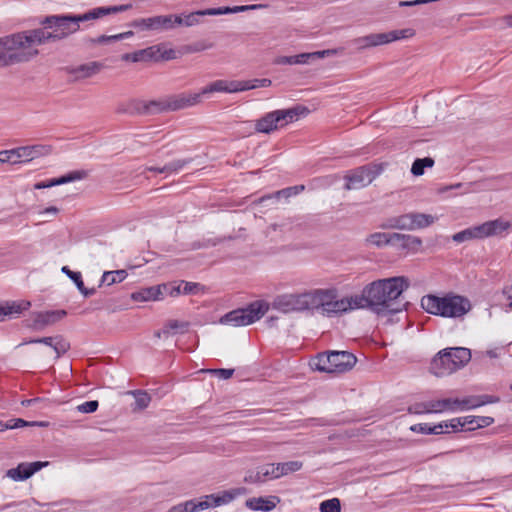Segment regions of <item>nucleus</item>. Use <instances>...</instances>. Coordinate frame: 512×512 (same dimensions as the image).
Instances as JSON below:
<instances>
[{
    "label": "nucleus",
    "instance_id": "nucleus-35",
    "mask_svg": "<svg viewBox=\"0 0 512 512\" xmlns=\"http://www.w3.org/2000/svg\"><path fill=\"white\" fill-rule=\"evenodd\" d=\"M463 423L469 426V430L488 427L494 423V419L489 416H465Z\"/></svg>",
    "mask_w": 512,
    "mask_h": 512
},
{
    "label": "nucleus",
    "instance_id": "nucleus-54",
    "mask_svg": "<svg viewBox=\"0 0 512 512\" xmlns=\"http://www.w3.org/2000/svg\"><path fill=\"white\" fill-rule=\"evenodd\" d=\"M384 36H387V43L407 38L412 35V32L410 29H403V30H393L387 33H383Z\"/></svg>",
    "mask_w": 512,
    "mask_h": 512
},
{
    "label": "nucleus",
    "instance_id": "nucleus-57",
    "mask_svg": "<svg viewBox=\"0 0 512 512\" xmlns=\"http://www.w3.org/2000/svg\"><path fill=\"white\" fill-rule=\"evenodd\" d=\"M98 406L97 400H91L78 405L77 410L81 413H93L98 409Z\"/></svg>",
    "mask_w": 512,
    "mask_h": 512
},
{
    "label": "nucleus",
    "instance_id": "nucleus-8",
    "mask_svg": "<svg viewBox=\"0 0 512 512\" xmlns=\"http://www.w3.org/2000/svg\"><path fill=\"white\" fill-rule=\"evenodd\" d=\"M313 290L303 293L282 294L274 298L272 307L283 313L312 309Z\"/></svg>",
    "mask_w": 512,
    "mask_h": 512
},
{
    "label": "nucleus",
    "instance_id": "nucleus-33",
    "mask_svg": "<svg viewBox=\"0 0 512 512\" xmlns=\"http://www.w3.org/2000/svg\"><path fill=\"white\" fill-rule=\"evenodd\" d=\"M205 509H208V504L206 502L192 499L173 506L170 509V512H198Z\"/></svg>",
    "mask_w": 512,
    "mask_h": 512
},
{
    "label": "nucleus",
    "instance_id": "nucleus-21",
    "mask_svg": "<svg viewBox=\"0 0 512 512\" xmlns=\"http://www.w3.org/2000/svg\"><path fill=\"white\" fill-rule=\"evenodd\" d=\"M52 151L53 146L49 144H35L20 147L23 162H30L34 159L50 155Z\"/></svg>",
    "mask_w": 512,
    "mask_h": 512
},
{
    "label": "nucleus",
    "instance_id": "nucleus-63",
    "mask_svg": "<svg viewBox=\"0 0 512 512\" xmlns=\"http://www.w3.org/2000/svg\"><path fill=\"white\" fill-rule=\"evenodd\" d=\"M399 229L400 230H413V225L411 224L410 213L400 215L399 216Z\"/></svg>",
    "mask_w": 512,
    "mask_h": 512
},
{
    "label": "nucleus",
    "instance_id": "nucleus-26",
    "mask_svg": "<svg viewBox=\"0 0 512 512\" xmlns=\"http://www.w3.org/2000/svg\"><path fill=\"white\" fill-rule=\"evenodd\" d=\"M56 20V28L62 33H67V37L80 29V19H78L77 15H59V18Z\"/></svg>",
    "mask_w": 512,
    "mask_h": 512
},
{
    "label": "nucleus",
    "instance_id": "nucleus-10",
    "mask_svg": "<svg viewBox=\"0 0 512 512\" xmlns=\"http://www.w3.org/2000/svg\"><path fill=\"white\" fill-rule=\"evenodd\" d=\"M461 399L446 398L440 400H430L426 402L415 403L409 407L410 413L424 414V413H441L443 411H456L460 410Z\"/></svg>",
    "mask_w": 512,
    "mask_h": 512
},
{
    "label": "nucleus",
    "instance_id": "nucleus-41",
    "mask_svg": "<svg viewBox=\"0 0 512 512\" xmlns=\"http://www.w3.org/2000/svg\"><path fill=\"white\" fill-rule=\"evenodd\" d=\"M367 242L377 247L392 246V233L376 232L367 237Z\"/></svg>",
    "mask_w": 512,
    "mask_h": 512
},
{
    "label": "nucleus",
    "instance_id": "nucleus-22",
    "mask_svg": "<svg viewBox=\"0 0 512 512\" xmlns=\"http://www.w3.org/2000/svg\"><path fill=\"white\" fill-rule=\"evenodd\" d=\"M242 87H240L239 81H226V80H216L206 87H204L199 94L201 97L203 95H207L214 92H227V93H235L241 92Z\"/></svg>",
    "mask_w": 512,
    "mask_h": 512
},
{
    "label": "nucleus",
    "instance_id": "nucleus-30",
    "mask_svg": "<svg viewBox=\"0 0 512 512\" xmlns=\"http://www.w3.org/2000/svg\"><path fill=\"white\" fill-rule=\"evenodd\" d=\"M61 271L75 283L77 289L84 297L87 298L96 293L95 288H86L85 287L84 282L82 280V275L80 272L72 271L69 269L68 266H63Z\"/></svg>",
    "mask_w": 512,
    "mask_h": 512
},
{
    "label": "nucleus",
    "instance_id": "nucleus-64",
    "mask_svg": "<svg viewBox=\"0 0 512 512\" xmlns=\"http://www.w3.org/2000/svg\"><path fill=\"white\" fill-rule=\"evenodd\" d=\"M47 465H48V462H41V461L27 463V468H28L27 474L29 475V477H31L34 473H36L37 471H39L40 469H42L43 467H45Z\"/></svg>",
    "mask_w": 512,
    "mask_h": 512
},
{
    "label": "nucleus",
    "instance_id": "nucleus-25",
    "mask_svg": "<svg viewBox=\"0 0 512 512\" xmlns=\"http://www.w3.org/2000/svg\"><path fill=\"white\" fill-rule=\"evenodd\" d=\"M500 399L497 396L493 395H478V396H470L464 399H461V407L460 410H467L477 408L486 404H493L499 402Z\"/></svg>",
    "mask_w": 512,
    "mask_h": 512
},
{
    "label": "nucleus",
    "instance_id": "nucleus-15",
    "mask_svg": "<svg viewBox=\"0 0 512 512\" xmlns=\"http://www.w3.org/2000/svg\"><path fill=\"white\" fill-rule=\"evenodd\" d=\"M30 343L44 344L48 347H51L55 352V359H59L70 349L69 341L66 340L62 335L34 338L25 341L23 344Z\"/></svg>",
    "mask_w": 512,
    "mask_h": 512
},
{
    "label": "nucleus",
    "instance_id": "nucleus-39",
    "mask_svg": "<svg viewBox=\"0 0 512 512\" xmlns=\"http://www.w3.org/2000/svg\"><path fill=\"white\" fill-rule=\"evenodd\" d=\"M126 277H127L126 270H116V271L104 272V274L102 275L101 283H100L99 286H101L102 284H107L108 286H110V285H113L115 283H120Z\"/></svg>",
    "mask_w": 512,
    "mask_h": 512
},
{
    "label": "nucleus",
    "instance_id": "nucleus-59",
    "mask_svg": "<svg viewBox=\"0 0 512 512\" xmlns=\"http://www.w3.org/2000/svg\"><path fill=\"white\" fill-rule=\"evenodd\" d=\"M182 285L181 283L179 285H171V284H162L161 285V291H163L164 295H170V296H176L182 293Z\"/></svg>",
    "mask_w": 512,
    "mask_h": 512
},
{
    "label": "nucleus",
    "instance_id": "nucleus-36",
    "mask_svg": "<svg viewBox=\"0 0 512 512\" xmlns=\"http://www.w3.org/2000/svg\"><path fill=\"white\" fill-rule=\"evenodd\" d=\"M303 467V462L301 461H288L283 463H275V472L277 475V479L288 475L293 472L299 471Z\"/></svg>",
    "mask_w": 512,
    "mask_h": 512
},
{
    "label": "nucleus",
    "instance_id": "nucleus-47",
    "mask_svg": "<svg viewBox=\"0 0 512 512\" xmlns=\"http://www.w3.org/2000/svg\"><path fill=\"white\" fill-rule=\"evenodd\" d=\"M27 463H20L16 468L9 469L6 475L14 481H23L29 477Z\"/></svg>",
    "mask_w": 512,
    "mask_h": 512
},
{
    "label": "nucleus",
    "instance_id": "nucleus-14",
    "mask_svg": "<svg viewBox=\"0 0 512 512\" xmlns=\"http://www.w3.org/2000/svg\"><path fill=\"white\" fill-rule=\"evenodd\" d=\"M332 373H345L350 371L357 363L356 356L348 351L331 350Z\"/></svg>",
    "mask_w": 512,
    "mask_h": 512
},
{
    "label": "nucleus",
    "instance_id": "nucleus-45",
    "mask_svg": "<svg viewBox=\"0 0 512 512\" xmlns=\"http://www.w3.org/2000/svg\"><path fill=\"white\" fill-rule=\"evenodd\" d=\"M434 160L431 157L417 158L411 167V173L415 176H421L424 173V169L432 167Z\"/></svg>",
    "mask_w": 512,
    "mask_h": 512
},
{
    "label": "nucleus",
    "instance_id": "nucleus-24",
    "mask_svg": "<svg viewBox=\"0 0 512 512\" xmlns=\"http://www.w3.org/2000/svg\"><path fill=\"white\" fill-rule=\"evenodd\" d=\"M30 307L31 302L28 300L8 301L5 304H0V322L4 321L6 316L19 315L29 310Z\"/></svg>",
    "mask_w": 512,
    "mask_h": 512
},
{
    "label": "nucleus",
    "instance_id": "nucleus-48",
    "mask_svg": "<svg viewBox=\"0 0 512 512\" xmlns=\"http://www.w3.org/2000/svg\"><path fill=\"white\" fill-rule=\"evenodd\" d=\"M192 161V159H178L174 160L163 167H161V170H159V173H177L182 168H184L187 164H189Z\"/></svg>",
    "mask_w": 512,
    "mask_h": 512
},
{
    "label": "nucleus",
    "instance_id": "nucleus-52",
    "mask_svg": "<svg viewBox=\"0 0 512 512\" xmlns=\"http://www.w3.org/2000/svg\"><path fill=\"white\" fill-rule=\"evenodd\" d=\"M135 396V405L138 409H145L148 407L151 397L146 391L136 390L132 392Z\"/></svg>",
    "mask_w": 512,
    "mask_h": 512
},
{
    "label": "nucleus",
    "instance_id": "nucleus-6",
    "mask_svg": "<svg viewBox=\"0 0 512 512\" xmlns=\"http://www.w3.org/2000/svg\"><path fill=\"white\" fill-rule=\"evenodd\" d=\"M348 305L343 299H337L336 289L313 290L312 309L321 310L324 316L332 317L345 313Z\"/></svg>",
    "mask_w": 512,
    "mask_h": 512
},
{
    "label": "nucleus",
    "instance_id": "nucleus-62",
    "mask_svg": "<svg viewBox=\"0 0 512 512\" xmlns=\"http://www.w3.org/2000/svg\"><path fill=\"white\" fill-rule=\"evenodd\" d=\"M464 417L454 418L450 421H445L444 424H447V429L450 428L453 432L460 431V428L465 427L466 424L463 423Z\"/></svg>",
    "mask_w": 512,
    "mask_h": 512
},
{
    "label": "nucleus",
    "instance_id": "nucleus-12",
    "mask_svg": "<svg viewBox=\"0 0 512 512\" xmlns=\"http://www.w3.org/2000/svg\"><path fill=\"white\" fill-rule=\"evenodd\" d=\"M67 315L66 310H51L44 312H33L31 314L30 323L27 324V327L40 331L45 327L53 325L58 321L62 320Z\"/></svg>",
    "mask_w": 512,
    "mask_h": 512
},
{
    "label": "nucleus",
    "instance_id": "nucleus-23",
    "mask_svg": "<svg viewBox=\"0 0 512 512\" xmlns=\"http://www.w3.org/2000/svg\"><path fill=\"white\" fill-rule=\"evenodd\" d=\"M104 67L105 65L102 62L92 61L77 67L66 68V70L69 74L76 75L77 79H84L98 74Z\"/></svg>",
    "mask_w": 512,
    "mask_h": 512
},
{
    "label": "nucleus",
    "instance_id": "nucleus-32",
    "mask_svg": "<svg viewBox=\"0 0 512 512\" xmlns=\"http://www.w3.org/2000/svg\"><path fill=\"white\" fill-rule=\"evenodd\" d=\"M117 112L147 115L146 102L139 99H132L125 105L119 106Z\"/></svg>",
    "mask_w": 512,
    "mask_h": 512
},
{
    "label": "nucleus",
    "instance_id": "nucleus-46",
    "mask_svg": "<svg viewBox=\"0 0 512 512\" xmlns=\"http://www.w3.org/2000/svg\"><path fill=\"white\" fill-rule=\"evenodd\" d=\"M153 47L139 50L134 53H126L122 55L123 61H132V62H139L144 59H150L153 57Z\"/></svg>",
    "mask_w": 512,
    "mask_h": 512
},
{
    "label": "nucleus",
    "instance_id": "nucleus-2",
    "mask_svg": "<svg viewBox=\"0 0 512 512\" xmlns=\"http://www.w3.org/2000/svg\"><path fill=\"white\" fill-rule=\"evenodd\" d=\"M421 307L435 316L460 318L470 311L471 303L467 298L450 292L442 297L432 294L423 296Z\"/></svg>",
    "mask_w": 512,
    "mask_h": 512
},
{
    "label": "nucleus",
    "instance_id": "nucleus-29",
    "mask_svg": "<svg viewBox=\"0 0 512 512\" xmlns=\"http://www.w3.org/2000/svg\"><path fill=\"white\" fill-rule=\"evenodd\" d=\"M276 501H279V498L276 496L270 497V499L264 497H254L248 499L246 501L247 507L255 511H271L276 507Z\"/></svg>",
    "mask_w": 512,
    "mask_h": 512
},
{
    "label": "nucleus",
    "instance_id": "nucleus-43",
    "mask_svg": "<svg viewBox=\"0 0 512 512\" xmlns=\"http://www.w3.org/2000/svg\"><path fill=\"white\" fill-rule=\"evenodd\" d=\"M305 189L304 185H297V186H292V187H288V188H285V189H282V190H279L277 192H275V194L273 196H265V197H262L260 199V202H264L266 200H270L272 198H280V197H285V198H289L291 197L292 195H296L298 194L300 191H303Z\"/></svg>",
    "mask_w": 512,
    "mask_h": 512
},
{
    "label": "nucleus",
    "instance_id": "nucleus-13",
    "mask_svg": "<svg viewBox=\"0 0 512 512\" xmlns=\"http://www.w3.org/2000/svg\"><path fill=\"white\" fill-rule=\"evenodd\" d=\"M171 23L169 14L137 19L131 23V26L142 30L168 31L171 30Z\"/></svg>",
    "mask_w": 512,
    "mask_h": 512
},
{
    "label": "nucleus",
    "instance_id": "nucleus-49",
    "mask_svg": "<svg viewBox=\"0 0 512 512\" xmlns=\"http://www.w3.org/2000/svg\"><path fill=\"white\" fill-rule=\"evenodd\" d=\"M240 87H242V91L255 89L258 87H269L272 84V81L268 78L262 79H254L248 81H239Z\"/></svg>",
    "mask_w": 512,
    "mask_h": 512
},
{
    "label": "nucleus",
    "instance_id": "nucleus-3",
    "mask_svg": "<svg viewBox=\"0 0 512 512\" xmlns=\"http://www.w3.org/2000/svg\"><path fill=\"white\" fill-rule=\"evenodd\" d=\"M470 360L471 351L468 348H446L432 359L430 371L438 377L449 375L464 367Z\"/></svg>",
    "mask_w": 512,
    "mask_h": 512
},
{
    "label": "nucleus",
    "instance_id": "nucleus-60",
    "mask_svg": "<svg viewBox=\"0 0 512 512\" xmlns=\"http://www.w3.org/2000/svg\"><path fill=\"white\" fill-rule=\"evenodd\" d=\"M207 372H209L213 375H216L221 379H229L232 377V375L234 373V369H224V368L209 369V370H207Z\"/></svg>",
    "mask_w": 512,
    "mask_h": 512
},
{
    "label": "nucleus",
    "instance_id": "nucleus-58",
    "mask_svg": "<svg viewBox=\"0 0 512 512\" xmlns=\"http://www.w3.org/2000/svg\"><path fill=\"white\" fill-rule=\"evenodd\" d=\"M208 16H216V15H225V14H233L236 13L235 6L234 7H218V8H208L206 12Z\"/></svg>",
    "mask_w": 512,
    "mask_h": 512
},
{
    "label": "nucleus",
    "instance_id": "nucleus-11",
    "mask_svg": "<svg viewBox=\"0 0 512 512\" xmlns=\"http://www.w3.org/2000/svg\"><path fill=\"white\" fill-rule=\"evenodd\" d=\"M273 131L279 130L289 123L297 121L301 117H305L310 113V110L304 106L297 104L288 109H278L271 111Z\"/></svg>",
    "mask_w": 512,
    "mask_h": 512
},
{
    "label": "nucleus",
    "instance_id": "nucleus-44",
    "mask_svg": "<svg viewBox=\"0 0 512 512\" xmlns=\"http://www.w3.org/2000/svg\"><path fill=\"white\" fill-rule=\"evenodd\" d=\"M116 41H119L118 34L110 35V36L100 35V36H98L96 38H92V37L84 38L83 39V44L87 48H92L96 44H109V43H113V42H116Z\"/></svg>",
    "mask_w": 512,
    "mask_h": 512
},
{
    "label": "nucleus",
    "instance_id": "nucleus-28",
    "mask_svg": "<svg viewBox=\"0 0 512 512\" xmlns=\"http://www.w3.org/2000/svg\"><path fill=\"white\" fill-rule=\"evenodd\" d=\"M387 36H384L383 33L369 34L363 37L356 38L354 40V44L358 49H366L370 47H375L383 44H387Z\"/></svg>",
    "mask_w": 512,
    "mask_h": 512
},
{
    "label": "nucleus",
    "instance_id": "nucleus-34",
    "mask_svg": "<svg viewBox=\"0 0 512 512\" xmlns=\"http://www.w3.org/2000/svg\"><path fill=\"white\" fill-rule=\"evenodd\" d=\"M344 302L349 304L346 307V312L354 310V309H360V308H370V302L368 300V297L365 293V288L362 291L361 295H355L351 297H344L342 298Z\"/></svg>",
    "mask_w": 512,
    "mask_h": 512
},
{
    "label": "nucleus",
    "instance_id": "nucleus-55",
    "mask_svg": "<svg viewBox=\"0 0 512 512\" xmlns=\"http://www.w3.org/2000/svg\"><path fill=\"white\" fill-rule=\"evenodd\" d=\"M275 463H269L262 466H259L260 473L264 477V480L268 479H277V475L275 472Z\"/></svg>",
    "mask_w": 512,
    "mask_h": 512
},
{
    "label": "nucleus",
    "instance_id": "nucleus-61",
    "mask_svg": "<svg viewBox=\"0 0 512 512\" xmlns=\"http://www.w3.org/2000/svg\"><path fill=\"white\" fill-rule=\"evenodd\" d=\"M182 285V294H195L200 288V284L193 282H181Z\"/></svg>",
    "mask_w": 512,
    "mask_h": 512
},
{
    "label": "nucleus",
    "instance_id": "nucleus-20",
    "mask_svg": "<svg viewBox=\"0 0 512 512\" xmlns=\"http://www.w3.org/2000/svg\"><path fill=\"white\" fill-rule=\"evenodd\" d=\"M0 47L4 49V51L0 52V67L28 62L31 60V56L36 53L19 52L14 49L10 50L5 45H0Z\"/></svg>",
    "mask_w": 512,
    "mask_h": 512
},
{
    "label": "nucleus",
    "instance_id": "nucleus-53",
    "mask_svg": "<svg viewBox=\"0 0 512 512\" xmlns=\"http://www.w3.org/2000/svg\"><path fill=\"white\" fill-rule=\"evenodd\" d=\"M206 12V9L204 10H198L191 12L189 14H183L184 17V26L185 27H191L199 23V18L202 16H208Z\"/></svg>",
    "mask_w": 512,
    "mask_h": 512
},
{
    "label": "nucleus",
    "instance_id": "nucleus-17",
    "mask_svg": "<svg viewBox=\"0 0 512 512\" xmlns=\"http://www.w3.org/2000/svg\"><path fill=\"white\" fill-rule=\"evenodd\" d=\"M131 8H132L131 4H123V5L110 6V7H97V8L87 11L84 14H79L77 16H78V19H80V22H85V21H90V20H96V19L102 18V17L110 15V14L124 12Z\"/></svg>",
    "mask_w": 512,
    "mask_h": 512
},
{
    "label": "nucleus",
    "instance_id": "nucleus-9",
    "mask_svg": "<svg viewBox=\"0 0 512 512\" xmlns=\"http://www.w3.org/2000/svg\"><path fill=\"white\" fill-rule=\"evenodd\" d=\"M382 170V165L377 164H368L352 170L345 176V189H360L367 186L382 172Z\"/></svg>",
    "mask_w": 512,
    "mask_h": 512
},
{
    "label": "nucleus",
    "instance_id": "nucleus-18",
    "mask_svg": "<svg viewBox=\"0 0 512 512\" xmlns=\"http://www.w3.org/2000/svg\"><path fill=\"white\" fill-rule=\"evenodd\" d=\"M88 176V172L85 170H76L67 173L59 178H54L48 181L38 182L34 185V189L40 190L45 188H50L57 185L66 184L69 182H73L76 180L85 179Z\"/></svg>",
    "mask_w": 512,
    "mask_h": 512
},
{
    "label": "nucleus",
    "instance_id": "nucleus-4",
    "mask_svg": "<svg viewBox=\"0 0 512 512\" xmlns=\"http://www.w3.org/2000/svg\"><path fill=\"white\" fill-rule=\"evenodd\" d=\"M46 43V31L42 28L28 30L10 36L0 38V45H5L10 50L19 52L33 53L31 59L38 55L37 49H31L32 45H41Z\"/></svg>",
    "mask_w": 512,
    "mask_h": 512
},
{
    "label": "nucleus",
    "instance_id": "nucleus-19",
    "mask_svg": "<svg viewBox=\"0 0 512 512\" xmlns=\"http://www.w3.org/2000/svg\"><path fill=\"white\" fill-rule=\"evenodd\" d=\"M392 246L397 249L417 252L422 246V240L413 235L392 233Z\"/></svg>",
    "mask_w": 512,
    "mask_h": 512
},
{
    "label": "nucleus",
    "instance_id": "nucleus-50",
    "mask_svg": "<svg viewBox=\"0 0 512 512\" xmlns=\"http://www.w3.org/2000/svg\"><path fill=\"white\" fill-rule=\"evenodd\" d=\"M166 106H167V99L161 100V101L151 100L149 102H146L147 115L169 111L168 107H166Z\"/></svg>",
    "mask_w": 512,
    "mask_h": 512
},
{
    "label": "nucleus",
    "instance_id": "nucleus-37",
    "mask_svg": "<svg viewBox=\"0 0 512 512\" xmlns=\"http://www.w3.org/2000/svg\"><path fill=\"white\" fill-rule=\"evenodd\" d=\"M410 217L413 230L426 228L436 220V217L424 213H410Z\"/></svg>",
    "mask_w": 512,
    "mask_h": 512
},
{
    "label": "nucleus",
    "instance_id": "nucleus-16",
    "mask_svg": "<svg viewBox=\"0 0 512 512\" xmlns=\"http://www.w3.org/2000/svg\"><path fill=\"white\" fill-rule=\"evenodd\" d=\"M167 106L169 111H177L191 106H195L201 102V94L199 93H180L169 96Z\"/></svg>",
    "mask_w": 512,
    "mask_h": 512
},
{
    "label": "nucleus",
    "instance_id": "nucleus-27",
    "mask_svg": "<svg viewBox=\"0 0 512 512\" xmlns=\"http://www.w3.org/2000/svg\"><path fill=\"white\" fill-rule=\"evenodd\" d=\"M131 298L134 301H151L163 299V291L161 285L143 288L139 291L133 292Z\"/></svg>",
    "mask_w": 512,
    "mask_h": 512
},
{
    "label": "nucleus",
    "instance_id": "nucleus-56",
    "mask_svg": "<svg viewBox=\"0 0 512 512\" xmlns=\"http://www.w3.org/2000/svg\"><path fill=\"white\" fill-rule=\"evenodd\" d=\"M244 481L250 484L265 482L264 477L260 473L259 467H257L255 470L249 471L245 476Z\"/></svg>",
    "mask_w": 512,
    "mask_h": 512
},
{
    "label": "nucleus",
    "instance_id": "nucleus-1",
    "mask_svg": "<svg viewBox=\"0 0 512 512\" xmlns=\"http://www.w3.org/2000/svg\"><path fill=\"white\" fill-rule=\"evenodd\" d=\"M408 287L409 282L403 276L380 279L370 283L365 287L370 309L378 315H390L401 311V306L396 300Z\"/></svg>",
    "mask_w": 512,
    "mask_h": 512
},
{
    "label": "nucleus",
    "instance_id": "nucleus-7",
    "mask_svg": "<svg viewBox=\"0 0 512 512\" xmlns=\"http://www.w3.org/2000/svg\"><path fill=\"white\" fill-rule=\"evenodd\" d=\"M508 222L496 219L487 221L481 225L474 226L455 233L452 236L453 241L462 243L471 239H483L494 235L501 234L509 228Z\"/></svg>",
    "mask_w": 512,
    "mask_h": 512
},
{
    "label": "nucleus",
    "instance_id": "nucleus-38",
    "mask_svg": "<svg viewBox=\"0 0 512 512\" xmlns=\"http://www.w3.org/2000/svg\"><path fill=\"white\" fill-rule=\"evenodd\" d=\"M190 323L187 321L169 320L163 327V334L167 336L171 331L184 334L188 331Z\"/></svg>",
    "mask_w": 512,
    "mask_h": 512
},
{
    "label": "nucleus",
    "instance_id": "nucleus-31",
    "mask_svg": "<svg viewBox=\"0 0 512 512\" xmlns=\"http://www.w3.org/2000/svg\"><path fill=\"white\" fill-rule=\"evenodd\" d=\"M310 366L312 369L332 373V361H331V353L330 351H326L323 353H319L312 361L310 362Z\"/></svg>",
    "mask_w": 512,
    "mask_h": 512
},
{
    "label": "nucleus",
    "instance_id": "nucleus-42",
    "mask_svg": "<svg viewBox=\"0 0 512 512\" xmlns=\"http://www.w3.org/2000/svg\"><path fill=\"white\" fill-rule=\"evenodd\" d=\"M0 162L12 164L22 163L23 161L21 157L20 147L0 151Z\"/></svg>",
    "mask_w": 512,
    "mask_h": 512
},
{
    "label": "nucleus",
    "instance_id": "nucleus-5",
    "mask_svg": "<svg viewBox=\"0 0 512 512\" xmlns=\"http://www.w3.org/2000/svg\"><path fill=\"white\" fill-rule=\"evenodd\" d=\"M269 305L264 301H255L246 308L232 310L220 318L221 324L233 326H246L254 323L265 315Z\"/></svg>",
    "mask_w": 512,
    "mask_h": 512
},
{
    "label": "nucleus",
    "instance_id": "nucleus-51",
    "mask_svg": "<svg viewBox=\"0 0 512 512\" xmlns=\"http://www.w3.org/2000/svg\"><path fill=\"white\" fill-rule=\"evenodd\" d=\"M320 512H341V503L338 498H332L320 503Z\"/></svg>",
    "mask_w": 512,
    "mask_h": 512
},
{
    "label": "nucleus",
    "instance_id": "nucleus-40",
    "mask_svg": "<svg viewBox=\"0 0 512 512\" xmlns=\"http://www.w3.org/2000/svg\"><path fill=\"white\" fill-rule=\"evenodd\" d=\"M272 116L271 113L268 112L264 114L261 118L256 120L255 122V131L258 133H264V134H270L273 131V125H272Z\"/></svg>",
    "mask_w": 512,
    "mask_h": 512
}]
</instances>
